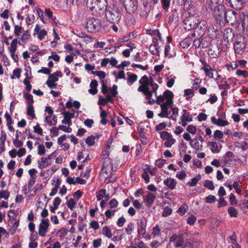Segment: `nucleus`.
I'll use <instances>...</instances> for the list:
<instances>
[{
    "label": "nucleus",
    "mask_w": 248,
    "mask_h": 248,
    "mask_svg": "<svg viewBox=\"0 0 248 248\" xmlns=\"http://www.w3.org/2000/svg\"><path fill=\"white\" fill-rule=\"evenodd\" d=\"M223 1L224 0H210L206 3L207 10L213 13L217 20L223 17L226 18L227 17Z\"/></svg>",
    "instance_id": "f257e3e1"
},
{
    "label": "nucleus",
    "mask_w": 248,
    "mask_h": 248,
    "mask_svg": "<svg viewBox=\"0 0 248 248\" xmlns=\"http://www.w3.org/2000/svg\"><path fill=\"white\" fill-rule=\"evenodd\" d=\"M139 83L140 84V85L139 87L138 91L144 93L150 104L154 103L155 100L152 99L153 92L152 90H150L149 88V85L154 83H153V78L150 77L149 78L146 75H144L140 79Z\"/></svg>",
    "instance_id": "f03ea898"
},
{
    "label": "nucleus",
    "mask_w": 248,
    "mask_h": 248,
    "mask_svg": "<svg viewBox=\"0 0 248 248\" xmlns=\"http://www.w3.org/2000/svg\"><path fill=\"white\" fill-rule=\"evenodd\" d=\"M106 0H87V6L92 15L97 16L103 13L106 9Z\"/></svg>",
    "instance_id": "7ed1b4c3"
},
{
    "label": "nucleus",
    "mask_w": 248,
    "mask_h": 248,
    "mask_svg": "<svg viewBox=\"0 0 248 248\" xmlns=\"http://www.w3.org/2000/svg\"><path fill=\"white\" fill-rule=\"evenodd\" d=\"M122 12L117 7L106 11V16L108 21L113 24L118 23L122 17Z\"/></svg>",
    "instance_id": "20e7f679"
},
{
    "label": "nucleus",
    "mask_w": 248,
    "mask_h": 248,
    "mask_svg": "<svg viewBox=\"0 0 248 248\" xmlns=\"http://www.w3.org/2000/svg\"><path fill=\"white\" fill-rule=\"evenodd\" d=\"M85 29L90 32H95L100 30L102 27L100 19L92 17L86 20Z\"/></svg>",
    "instance_id": "39448f33"
},
{
    "label": "nucleus",
    "mask_w": 248,
    "mask_h": 248,
    "mask_svg": "<svg viewBox=\"0 0 248 248\" xmlns=\"http://www.w3.org/2000/svg\"><path fill=\"white\" fill-rule=\"evenodd\" d=\"M246 39L243 36H237L233 42V47L235 52L242 54L246 48Z\"/></svg>",
    "instance_id": "423d86ee"
},
{
    "label": "nucleus",
    "mask_w": 248,
    "mask_h": 248,
    "mask_svg": "<svg viewBox=\"0 0 248 248\" xmlns=\"http://www.w3.org/2000/svg\"><path fill=\"white\" fill-rule=\"evenodd\" d=\"M188 24L190 26L189 30H194L196 32L199 34V36H202L204 34L207 28V23L205 20H202L198 24L192 25L190 23V20H187L186 24Z\"/></svg>",
    "instance_id": "0eeeda50"
},
{
    "label": "nucleus",
    "mask_w": 248,
    "mask_h": 248,
    "mask_svg": "<svg viewBox=\"0 0 248 248\" xmlns=\"http://www.w3.org/2000/svg\"><path fill=\"white\" fill-rule=\"evenodd\" d=\"M173 101L172 99H168L165 102L160 104L161 112L158 115L161 118H169V114L170 111H169V108H171L173 106Z\"/></svg>",
    "instance_id": "6e6552de"
},
{
    "label": "nucleus",
    "mask_w": 248,
    "mask_h": 248,
    "mask_svg": "<svg viewBox=\"0 0 248 248\" xmlns=\"http://www.w3.org/2000/svg\"><path fill=\"white\" fill-rule=\"evenodd\" d=\"M233 37V33L232 29L228 28L224 30L223 32V40L222 41V46H220V49L222 51H225L227 48V46L229 44L230 41L232 39Z\"/></svg>",
    "instance_id": "1a4fd4ad"
},
{
    "label": "nucleus",
    "mask_w": 248,
    "mask_h": 248,
    "mask_svg": "<svg viewBox=\"0 0 248 248\" xmlns=\"http://www.w3.org/2000/svg\"><path fill=\"white\" fill-rule=\"evenodd\" d=\"M124 6L128 13L133 14L138 9V2L137 0H124Z\"/></svg>",
    "instance_id": "9d476101"
},
{
    "label": "nucleus",
    "mask_w": 248,
    "mask_h": 248,
    "mask_svg": "<svg viewBox=\"0 0 248 248\" xmlns=\"http://www.w3.org/2000/svg\"><path fill=\"white\" fill-rule=\"evenodd\" d=\"M169 241L170 243H173L175 247H181L183 245L184 243V235L183 234L179 235L174 234L170 236Z\"/></svg>",
    "instance_id": "9b49d317"
},
{
    "label": "nucleus",
    "mask_w": 248,
    "mask_h": 248,
    "mask_svg": "<svg viewBox=\"0 0 248 248\" xmlns=\"http://www.w3.org/2000/svg\"><path fill=\"white\" fill-rule=\"evenodd\" d=\"M49 226V220L48 219L42 218L39 225L38 234L41 236H44L48 231Z\"/></svg>",
    "instance_id": "f8f14e48"
},
{
    "label": "nucleus",
    "mask_w": 248,
    "mask_h": 248,
    "mask_svg": "<svg viewBox=\"0 0 248 248\" xmlns=\"http://www.w3.org/2000/svg\"><path fill=\"white\" fill-rule=\"evenodd\" d=\"M227 243L226 248H241V246L237 242L236 236L234 233L227 238Z\"/></svg>",
    "instance_id": "ddd939ff"
},
{
    "label": "nucleus",
    "mask_w": 248,
    "mask_h": 248,
    "mask_svg": "<svg viewBox=\"0 0 248 248\" xmlns=\"http://www.w3.org/2000/svg\"><path fill=\"white\" fill-rule=\"evenodd\" d=\"M183 113L181 117L180 124L183 126H186L188 123L191 122L193 121V118L190 113L186 109H183Z\"/></svg>",
    "instance_id": "4468645a"
},
{
    "label": "nucleus",
    "mask_w": 248,
    "mask_h": 248,
    "mask_svg": "<svg viewBox=\"0 0 248 248\" xmlns=\"http://www.w3.org/2000/svg\"><path fill=\"white\" fill-rule=\"evenodd\" d=\"M62 113L63 115V119L62 121V124L67 125L68 126L72 125L71 119L75 116L74 110L72 112L64 111Z\"/></svg>",
    "instance_id": "2eb2a0df"
},
{
    "label": "nucleus",
    "mask_w": 248,
    "mask_h": 248,
    "mask_svg": "<svg viewBox=\"0 0 248 248\" xmlns=\"http://www.w3.org/2000/svg\"><path fill=\"white\" fill-rule=\"evenodd\" d=\"M156 199V195L148 193L144 198V202L148 207H151Z\"/></svg>",
    "instance_id": "dca6fc26"
},
{
    "label": "nucleus",
    "mask_w": 248,
    "mask_h": 248,
    "mask_svg": "<svg viewBox=\"0 0 248 248\" xmlns=\"http://www.w3.org/2000/svg\"><path fill=\"white\" fill-rule=\"evenodd\" d=\"M147 221L145 218L141 219L140 226L138 229V232L140 235H144L146 233V227Z\"/></svg>",
    "instance_id": "f3484780"
},
{
    "label": "nucleus",
    "mask_w": 248,
    "mask_h": 248,
    "mask_svg": "<svg viewBox=\"0 0 248 248\" xmlns=\"http://www.w3.org/2000/svg\"><path fill=\"white\" fill-rule=\"evenodd\" d=\"M211 122L213 124L219 126H224L229 124V122L227 120L221 118L217 119L215 116L211 117Z\"/></svg>",
    "instance_id": "a211bd4d"
},
{
    "label": "nucleus",
    "mask_w": 248,
    "mask_h": 248,
    "mask_svg": "<svg viewBox=\"0 0 248 248\" xmlns=\"http://www.w3.org/2000/svg\"><path fill=\"white\" fill-rule=\"evenodd\" d=\"M236 14L237 13L235 11H229L228 13L226 12L227 18H220V20L224 19L227 20L228 22H231L232 24L235 22L236 20Z\"/></svg>",
    "instance_id": "6ab92c4d"
},
{
    "label": "nucleus",
    "mask_w": 248,
    "mask_h": 248,
    "mask_svg": "<svg viewBox=\"0 0 248 248\" xmlns=\"http://www.w3.org/2000/svg\"><path fill=\"white\" fill-rule=\"evenodd\" d=\"M231 7L236 9H240L243 4V0H227Z\"/></svg>",
    "instance_id": "aec40b11"
},
{
    "label": "nucleus",
    "mask_w": 248,
    "mask_h": 248,
    "mask_svg": "<svg viewBox=\"0 0 248 248\" xmlns=\"http://www.w3.org/2000/svg\"><path fill=\"white\" fill-rule=\"evenodd\" d=\"M164 184L167 186L170 189L173 190L175 188L177 181L173 178H168L164 181Z\"/></svg>",
    "instance_id": "412c9836"
},
{
    "label": "nucleus",
    "mask_w": 248,
    "mask_h": 248,
    "mask_svg": "<svg viewBox=\"0 0 248 248\" xmlns=\"http://www.w3.org/2000/svg\"><path fill=\"white\" fill-rule=\"evenodd\" d=\"M98 85L97 80H92L90 84V87L91 88L88 90L89 93L92 95L96 94L98 92V90L97 89Z\"/></svg>",
    "instance_id": "4be33fe9"
},
{
    "label": "nucleus",
    "mask_w": 248,
    "mask_h": 248,
    "mask_svg": "<svg viewBox=\"0 0 248 248\" xmlns=\"http://www.w3.org/2000/svg\"><path fill=\"white\" fill-rule=\"evenodd\" d=\"M48 79L47 81H50L52 82H56L58 80V77H61L62 76V73L60 71H56L54 74H49Z\"/></svg>",
    "instance_id": "5701e85b"
},
{
    "label": "nucleus",
    "mask_w": 248,
    "mask_h": 248,
    "mask_svg": "<svg viewBox=\"0 0 248 248\" xmlns=\"http://www.w3.org/2000/svg\"><path fill=\"white\" fill-rule=\"evenodd\" d=\"M202 69L204 71L206 75L209 78H213V70L210 66L207 64H205L202 68Z\"/></svg>",
    "instance_id": "b1692460"
},
{
    "label": "nucleus",
    "mask_w": 248,
    "mask_h": 248,
    "mask_svg": "<svg viewBox=\"0 0 248 248\" xmlns=\"http://www.w3.org/2000/svg\"><path fill=\"white\" fill-rule=\"evenodd\" d=\"M173 2L178 6L183 5L184 10H187L188 8L186 7L187 4L189 5V0H173Z\"/></svg>",
    "instance_id": "393cba45"
},
{
    "label": "nucleus",
    "mask_w": 248,
    "mask_h": 248,
    "mask_svg": "<svg viewBox=\"0 0 248 248\" xmlns=\"http://www.w3.org/2000/svg\"><path fill=\"white\" fill-rule=\"evenodd\" d=\"M220 47L217 49V50H214L213 48H210L208 49V54L211 58H216L219 55L221 51H222L221 49L220 50Z\"/></svg>",
    "instance_id": "a878e982"
},
{
    "label": "nucleus",
    "mask_w": 248,
    "mask_h": 248,
    "mask_svg": "<svg viewBox=\"0 0 248 248\" xmlns=\"http://www.w3.org/2000/svg\"><path fill=\"white\" fill-rule=\"evenodd\" d=\"M21 45L20 42H18L17 39H14L11 43L10 46L8 48L9 52H16L17 49V44Z\"/></svg>",
    "instance_id": "bb28decb"
},
{
    "label": "nucleus",
    "mask_w": 248,
    "mask_h": 248,
    "mask_svg": "<svg viewBox=\"0 0 248 248\" xmlns=\"http://www.w3.org/2000/svg\"><path fill=\"white\" fill-rule=\"evenodd\" d=\"M50 116H46L45 118V122L50 126L55 125L57 123V117L56 115H53L52 120H49Z\"/></svg>",
    "instance_id": "cd10ccee"
},
{
    "label": "nucleus",
    "mask_w": 248,
    "mask_h": 248,
    "mask_svg": "<svg viewBox=\"0 0 248 248\" xmlns=\"http://www.w3.org/2000/svg\"><path fill=\"white\" fill-rule=\"evenodd\" d=\"M149 49L152 54L159 55V50L158 44L151 45L149 46Z\"/></svg>",
    "instance_id": "c85d7f7f"
},
{
    "label": "nucleus",
    "mask_w": 248,
    "mask_h": 248,
    "mask_svg": "<svg viewBox=\"0 0 248 248\" xmlns=\"http://www.w3.org/2000/svg\"><path fill=\"white\" fill-rule=\"evenodd\" d=\"M152 234L154 238L159 237L161 235V229L158 225H156L153 228Z\"/></svg>",
    "instance_id": "c756f323"
},
{
    "label": "nucleus",
    "mask_w": 248,
    "mask_h": 248,
    "mask_svg": "<svg viewBox=\"0 0 248 248\" xmlns=\"http://www.w3.org/2000/svg\"><path fill=\"white\" fill-rule=\"evenodd\" d=\"M128 77L127 78V83L129 85H131L134 82L137 81L138 79V76L135 74H128Z\"/></svg>",
    "instance_id": "7c9ffc66"
},
{
    "label": "nucleus",
    "mask_w": 248,
    "mask_h": 248,
    "mask_svg": "<svg viewBox=\"0 0 248 248\" xmlns=\"http://www.w3.org/2000/svg\"><path fill=\"white\" fill-rule=\"evenodd\" d=\"M151 9V6H147L145 8H141L140 10V15L141 16L146 17L149 14Z\"/></svg>",
    "instance_id": "2f4dec72"
},
{
    "label": "nucleus",
    "mask_w": 248,
    "mask_h": 248,
    "mask_svg": "<svg viewBox=\"0 0 248 248\" xmlns=\"http://www.w3.org/2000/svg\"><path fill=\"white\" fill-rule=\"evenodd\" d=\"M202 178L201 175L199 174L195 177L191 179V182H188L187 183V185L190 186H195L198 182L201 180Z\"/></svg>",
    "instance_id": "473e14b6"
},
{
    "label": "nucleus",
    "mask_w": 248,
    "mask_h": 248,
    "mask_svg": "<svg viewBox=\"0 0 248 248\" xmlns=\"http://www.w3.org/2000/svg\"><path fill=\"white\" fill-rule=\"evenodd\" d=\"M92 73L100 78L101 83L105 82V78L106 76L105 72L102 71H96L93 72Z\"/></svg>",
    "instance_id": "72a5a7b5"
},
{
    "label": "nucleus",
    "mask_w": 248,
    "mask_h": 248,
    "mask_svg": "<svg viewBox=\"0 0 248 248\" xmlns=\"http://www.w3.org/2000/svg\"><path fill=\"white\" fill-rule=\"evenodd\" d=\"M192 39L191 38H186L180 44L181 46L184 48L188 47L191 44Z\"/></svg>",
    "instance_id": "f704fd0d"
},
{
    "label": "nucleus",
    "mask_w": 248,
    "mask_h": 248,
    "mask_svg": "<svg viewBox=\"0 0 248 248\" xmlns=\"http://www.w3.org/2000/svg\"><path fill=\"white\" fill-rule=\"evenodd\" d=\"M102 233L108 238H110L112 236L111 231L108 226H105L103 227Z\"/></svg>",
    "instance_id": "c9c22d12"
},
{
    "label": "nucleus",
    "mask_w": 248,
    "mask_h": 248,
    "mask_svg": "<svg viewBox=\"0 0 248 248\" xmlns=\"http://www.w3.org/2000/svg\"><path fill=\"white\" fill-rule=\"evenodd\" d=\"M176 142V140L172 138V137H170L168 140H166V141L164 143V146L165 147L170 148L171 146L174 144Z\"/></svg>",
    "instance_id": "e433bc0d"
},
{
    "label": "nucleus",
    "mask_w": 248,
    "mask_h": 248,
    "mask_svg": "<svg viewBox=\"0 0 248 248\" xmlns=\"http://www.w3.org/2000/svg\"><path fill=\"white\" fill-rule=\"evenodd\" d=\"M27 114L31 116L32 119H33L35 117V115L34 113V107L32 105H29L27 108Z\"/></svg>",
    "instance_id": "4c0bfd02"
},
{
    "label": "nucleus",
    "mask_w": 248,
    "mask_h": 248,
    "mask_svg": "<svg viewBox=\"0 0 248 248\" xmlns=\"http://www.w3.org/2000/svg\"><path fill=\"white\" fill-rule=\"evenodd\" d=\"M209 145L210 146V149L213 153H217L219 152V150L218 149V145L216 142H210Z\"/></svg>",
    "instance_id": "58836bf2"
},
{
    "label": "nucleus",
    "mask_w": 248,
    "mask_h": 248,
    "mask_svg": "<svg viewBox=\"0 0 248 248\" xmlns=\"http://www.w3.org/2000/svg\"><path fill=\"white\" fill-rule=\"evenodd\" d=\"M172 111V115L169 116V118H170L172 120H175L176 118L178 115V111L179 109L177 107H173V106L171 108Z\"/></svg>",
    "instance_id": "ea45409f"
},
{
    "label": "nucleus",
    "mask_w": 248,
    "mask_h": 248,
    "mask_svg": "<svg viewBox=\"0 0 248 248\" xmlns=\"http://www.w3.org/2000/svg\"><path fill=\"white\" fill-rule=\"evenodd\" d=\"M31 38V35L28 31H26L20 37V40L24 43H26V41Z\"/></svg>",
    "instance_id": "a19ab883"
},
{
    "label": "nucleus",
    "mask_w": 248,
    "mask_h": 248,
    "mask_svg": "<svg viewBox=\"0 0 248 248\" xmlns=\"http://www.w3.org/2000/svg\"><path fill=\"white\" fill-rule=\"evenodd\" d=\"M189 144L191 147L195 149H198L199 148L200 143L196 139H193L190 140Z\"/></svg>",
    "instance_id": "79ce46f5"
},
{
    "label": "nucleus",
    "mask_w": 248,
    "mask_h": 248,
    "mask_svg": "<svg viewBox=\"0 0 248 248\" xmlns=\"http://www.w3.org/2000/svg\"><path fill=\"white\" fill-rule=\"evenodd\" d=\"M188 209V207L187 205H183L180 207L177 210V212L181 216L185 214Z\"/></svg>",
    "instance_id": "37998d69"
},
{
    "label": "nucleus",
    "mask_w": 248,
    "mask_h": 248,
    "mask_svg": "<svg viewBox=\"0 0 248 248\" xmlns=\"http://www.w3.org/2000/svg\"><path fill=\"white\" fill-rule=\"evenodd\" d=\"M204 186L207 188L208 189L213 190L215 189V186H214V183L213 181L206 180L204 181Z\"/></svg>",
    "instance_id": "c03bdc74"
},
{
    "label": "nucleus",
    "mask_w": 248,
    "mask_h": 248,
    "mask_svg": "<svg viewBox=\"0 0 248 248\" xmlns=\"http://www.w3.org/2000/svg\"><path fill=\"white\" fill-rule=\"evenodd\" d=\"M77 203V201H75L73 199L71 198L68 201L67 206L71 210H72L75 207Z\"/></svg>",
    "instance_id": "a18cd8bd"
},
{
    "label": "nucleus",
    "mask_w": 248,
    "mask_h": 248,
    "mask_svg": "<svg viewBox=\"0 0 248 248\" xmlns=\"http://www.w3.org/2000/svg\"><path fill=\"white\" fill-rule=\"evenodd\" d=\"M10 196V193L7 190H2L0 191V199L8 200Z\"/></svg>",
    "instance_id": "49530a36"
},
{
    "label": "nucleus",
    "mask_w": 248,
    "mask_h": 248,
    "mask_svg": "<svg viewBox=\"0 0 248 248\" xmlns=\"http://www.w3.org/2000/svg\"><path fill=\"white\" fill-rule=\"evenodd\" d=\"M21 70L20 68H16L13 72V75L11 76L12 79L19 78L20 77V73Z\"/></svg>",
    "instance_id": "de8ad7c7"
},
{
    "label": "nucleus",
    "mask_w": 248,
    "mask_h": 248,
    "mask_svg": "<svg viewBox=\"0 0 248 248\" xmlns=\"http://www.w3.org/2000/svg\"><path fill=\"white\" fill-rule=\"evenodd\" d=\"M106 192V190L105 189H102L100 190L97 193H96V198L97 201H100L103 199V198L104 197V195H105V193Z\"/></svg>",
    "instance_id": "09e8293b"
},
{
    "label": "nucleus",
    "mask_w": 248,
    "mask_h": 248,
    "mask_svg": "<svg viewBox=\"0 0 248 248\" xmlns=\"http://www.w3.org/2000/svg\"><path fill=\"white\" fill-rule=\"evenodd\" d=\"M42 162L43 163L42 164H38V167L40 169L44 168L49 166L50 164L48 163V158L47 157H42L41 158ZM38 164H39V161H38Z\"/></svg>",
    "instance_id": "8fccbe9b"
},
{
    "label": "nucleus",
    "mask_w": 248,
    "mask_h": 248,
    "mask_svg": "<svg viewBox=\"0 0 248 248\" xmlns=\"http://www.w3.org/2000/svg\"><path fill=\"white\" fill-rule=\"evenodd\" d=\"M170 137H172V135L167 131H163L160 133V138L163 140H166Z\"/></svg>",
    "instance_id": "3c124183"
},
{
    "label": "nucleus",
    "mask_w": 248,
    "mask_h": 248,
    "mask_svg": "<svg viewBox=\"0 0 248 248\" xmlns=\"http://www.w3.org/2000/svg\"><path fill=\"white\" fill-rule=\"evenodd\" d=\"M95 137L92 136L88 137L85 140L86 143L88 146H93L95 143Z\"/></svg>",
    "instance_id": "603ef678"
},
{
    "label": "nucleus",
    "mask_w": 248,
    "mask_h": 248,
    "mask_svg": "<svg viewBox=\"0 0 248 248\" xmlns=\"http://www.w3.org/2000/svg\"><path fill=\"white\" fill-rule=\"evenodd\" d=\"M134 230V224L129 223L127 227L125 228V231L128 235H130L132 233Z\"/></svg>",
    "instance_id": "864d4df0"
},
{
    "label": "nucleus",
    "mask_w": 248,
    "mask_h": 248,
    "mask_svg": "<svg viewBox=\"0 0 248 248\" xmlns=\"http://www.w3.org/2000/svg\"><path fill=\"white\" fill-rule=\"evenodd\" d=\"M228 213L231 217H236L237 216V211L233 207H230L228 209Z\"/></svg>",
    "instance_id": "5fc2aeb1"
},
{
    "label": "nucleus",
    "mask_w": 248,
    "mask_h": 248,
    "mask_svg": "<svg viewBox=\"0 0 248 248\" xmlns=\"http://www.w3.org/2000/svg\"><path fill=\"white\" fill-rule=\"evenodd\" d=\"M213 136L216 139H222L224 137L223 132L219 130H217L214 132Z\"/></svg>",
    "instance_id": "6e6d98bb"
},
{
    "label": "nucleus",
    "mask_w": 248,
    "mask_h": 248,
    "mask_svg": "<svg viewBox=\"0 0 248 248\" xmlns=\"http://www.w3.org/2000/svg\"><path fill=\"white\" fill-rule=\"evenodd\" d=\"M196 217L193 215L190 216L187 219L186 222L190 225H193L196 221Z\"/></svg>",
    "instance_id": "4d7b16f0"
},
{
    "label": "nucleus",
    "mask_w": 248,
    "mask_h": 248,
    "mask_svg": "<svg viewBox=\"0 0 248 248\" xmlns=\"http://www.w3.org/2000/svg\"><path fill=\"white\" fill-rule=\"evenodd\" d=\"M38 38L40 40H42L45 38V36L47 34L46 31L45 29H43L40 30V31H38Z\"/></svg>",
    "instance_id": "13d9d810"
},
{
    "label": "nucleus",
    "mask_w": 248,
    "mask_h": 248,
    "mask_svg": "<svg viewBox=\"0 0 248 248\" xmlns=\"http://www.w3.org/2000/svg\"><path fill=\"white\" fill-rule=\"evenodd\" d=\"M162 8L166 10L170 6V0H161Z\"/></svg>",
    "instance_id": "bf43d9fd"
},
{
    "label": "nucleus",
    "mask_w": 248,
    "mask_h": 248,
    "mask_svg": "<svg viewBox=\"0 0 248 248\" xmlns=\"http://www.w3.org/2000/svg\"><path fill=\"white\" fill-rule=\"evenodd\" d=\"M24 96L27 101L28 104L31 105V103L33 102L32 95L29 93H24Z\"/></svg>",
    "instance_id": "052dcab7"
},
{
    "label": "nucleus",
    "mask_w": 248,
    "mask_h": 248,
    "mask_svg": "<svg viewBox=\"0 0 248 248\" xmlns=\"http://www.w3.org/2000/svg\"><path fill=\"white\" fill-rule=\"evenodd\" d=\"M35 18V16L33 14L28 16L26 18V22L28 25H31L34 22Z\"/></svg>",
    "instance_id": "680f3d73"
},
{
    "label": "nucleus",
    "mask_w": 248,
    "mask_h": 248,
    "mask_svg": "<svg viewBox=\"0 0 248 248\" xmlns=\"http://www.w3.org/2000/svg\"><path fill=\"white\" fill-rule=\"evenodd\" d=\"M37 177H30L28 181V188L30 190L31 189L32 186L34 184Z\"/></svg>",
    "instance_id": "e2e57ef3"
},
{
    "label": "nucleus",
    "mask_w": 248,
    "mask_h": 248,
    "mask_svg": "<svg viewBox=\"0 0 248 248\" xmlns=\"http://www.w3.org/2000/svg\"><path fill=\"white\" fill-rule=\"evenodd\" d=\"M186 130L192 134H195L197 132V128L193 125H188L187 126Z\"/></svg>",
    "instance_id": "0e129e2a"
},
{
    "label": "nucleus",
    "mask_w": 248,
    "mask_h": 248,
    "mask_svg": "<svg viewBox=\"0 0 248 248\" xmlns=\"http://www.w3.org/2000/svg\"><path fill=\"white\" fill-rule=\"evenodd\" d=\"M230 202L231 205H234L237 203V201L233 193H231L229 197Z\"/></svg>",
    "instance_id": "69168bd1"
},
{
    "label": "nucleus",
    "mask_w": 248,
    "mask_h": 248,
    "mask_svg": "<svg viewBox=\"0 0 248 248\" xmlns=\"http://www.w3.org/2000/svg\"><path fill=\"white\" fill-rule=\"evenodd\" d=\"M170 45H166L165 48V55L166 57H168L170 58L172 57L173 55L172 54L170 53Z\"/></svg>",
    "instance_id": "338daca9"
},
{
    "label": "nucleus",
    "mask_w": 248,
    "mask_h": 248,
    "mask_svg": "<svg viewBox=\"0 0 248 248\" xmlns=\"http://www.w3.org/2000/svg\"><path fill=\"white\" fill-rule=\"evenodd\" d=\"M67 232L66 229L62 228L57 232V234L60 238H62L65 235H66Z\"/></svg>",
    "instance_id": "774afa93"
}]
</instances>
